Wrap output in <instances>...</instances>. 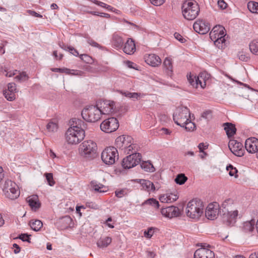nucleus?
<instances>
[{"label":"nucleus","mask_w":258,"mask_h":258,"mask_svg":"<svg viewBox=\"0 0 258 258\" xmlns=\"http://www.w3.org/2000/svg\"><path fill=\"white\" fill-rule=\"evenodd\" d=\"M27 201L32 211H37L41 207V203L39 201L38 197L36 195L29 197Z\"/></svg>","instance_id":"nucleus-22"},{"label":"nucleus","mask_w":258,"mask_h":258,"mask_svg":"<svg viewBox=\"0 0 258 258\" xmlns=\"http://www.w3.org/2000/svg\"><path fill=\"white\" fill-rule=\"evenodd\" d=\"M144 59L148 64L153 67H158L161 63V59L155 54H146Z\"/></svg>","instance_id":"nucleus-19"},{"label":"nucleus","mask_w":258,"mask_h":258,"mask_svg":"<svg viewBox=\"0 0 258 258\" xmlns=\"http://www.w3.org/2000/svg\"><path fill=\"white\" fill-rule=\"evenodd\" d=\"M166 195H167L168 197V202L169 203H172L178 199V196L177 195V194L173 193H167L166 194Z\"/></svg>","instance_id":"nucleus-48"},{"label":"nucleus","mask_w":258,"mask_h":258,"mask_svg":"<svg viewBox=\"0 0 258 258\" xmlns=\"http://www.w3.org/2000/svg\"><path fill=\"white\" fill-rule=\"evenodd\" d=\"M80 58L85 62L91 64L93 62V59L92 57L87 54H81L79 55Z\"/></svg>","instance_id":"nucleus-45"},{"label":"nucleus","mask_w":258,"mask_h":258,"mask_svg":"<svg viewBox=\"0 0 258 258\" xmlns=\"http://www.w3.org/2000/svg\"><path fill=\"white\" fill-rule=\"evenodd\" d=\"M13 248H15L14 252L15 254H17L20 252L21 250V247L19 246L18 244H17V243H14L13 245Z\"/></svg>","instance_id":"nucleus-63"},{"label":"nucleus","mask_w":258,"mask_h":258,"mask_svg":"<svg viewBox=\"0 0 258 258\" xmlns=\"http://www.w3.org/2000/svg\"><path fill=\"white\" fill-rule=\"evenodd\" d=\"M142 155L139 153L131 154L123 158L121 165L124 169H130L136 166L141 162Z\"/></svg>","instance_id":"nucleus-9"},{"label":"nucleus","mask_w":258,"mask_h":258,"mask_svg":"<svg viewBox=\"0 0 258 258\" xmlns=\"http://www.w3.org/2000/svg\"><path fill=\"white\" fill-rule=\"evenodd\" d=\"M58 128L57 124L53 122H49L46 125V128L49 132L56 131Z\"/></svg>","instance_id":"nucleus-47"},{"label":"nucleus","mask_w":258,"mask_h":258,"mask_svg":"<svg viewBox=\"0 0 258 258\" xmlns=\"http://www.w3.org/2000/svg\"><path fill=\"white\" fill-rule=\"evenodd\" d=\"M228 147L231 152L235 156L242 157L244 155V149L243 144L234 139L230 140Z\"/></svg>","instance_id":"nucleus-12"},{"label":"nucleus","mask_w":258,"mask_h":258,"mask_svg":"<svg viewBox=\"0 0 258 258\" xmlns=\"http://www.w3.org/2000/svg\"><path fill=\"white\" fill-rule=\"evenodd\" d=\"M87 41L88 44L93 47L98 48L99 49H101L102 48V46L90 37L87 38Z\"/></svg>","instance_id":"nucleus-49"},{"label":"nucleus","mask_w":258,"mask_h":258,"mask_svg":"<svg viewBox=\"0 0 258 258\" xmlns=\"http://www.w3.org/2000/svg\"><path fill=\"white\" fill-rule=\"evenodd\" d=\"M159 200L161 203H169L168 202V197L166 194L161 195L159 197Z\"/></svg>","instance_id":"nucleus-61"},{"label":"nucleus","mask_w":258,"mask_h":258,"mask_svg":"<svg viewBox=\"0 0 258 258\" xmlns=\"http://www.w3.org/2000/svg\"><path fill=\"white\" fill-rule=\"evenodd\" d=\"M245 148L249 153H254L258 150V139L250 137L245 142Z\"/></svg>","instance_id":"nucleus-17"},{"label":"nucleus","mask_w":258,"mask_h":258,"mask_svg":"<svg viewBox=\"0 0 258 258\" xmlns=\"http://www.w3.org/2000/svg\"><path fill=\"white\" fill-rule=\"evenodd\" d=\"M133 140V138L130 136L122 135L119 136L115 140V148L123 151L127 145L132 142Z\"/></svg>","instance_id":"nucleus-14"},{"label":"nucleus","mask_w":258,"mask_h":258,"mask_svg":"<svg viewBox=\"0 0 258 258\" xmlns=\"http://www.w3.org/2000/svg\"><path fill=\"white\" fill-rule=\"evenodd\" d=\"M187 180V177L183 173L178 174L175 177L174 181L177 184L182 185Z\"/></svg>","instance_id":"nucleus-38"},{"label":"nucleus","mask_w":258,"mask_h":258,"mask_svg":"<svg viewBox=\"0 0 258 258\" xmlns=\"http://www.w3.org/2000/svg\"><path fill=\"white\" fill-rule=\"evenodd\" d=\"M214 42V44L219 49H222L224 48L225 46V38H219L214 39L213 40Z\"/></svg>","instance_id":"nucleus-40"},{"label":"nucleus","mask_w":258,"mask_h":258,"mask_svg":"<svg viewBox=\"0 0 258 258\" xmlns=\"http://www.w3.org/2000/svg\"><path fill=\"white\" fill-rule=\"evenodd\" d=\"M161 213L165 217L172 218L179 216L180 211L178 207L171 206L167 207H162L161 209Z\"/></svg>","instance_id":"nucleus-15"},{"label":"nucleus","mask_w":258,"mask_h":258,"mask_svg":"<svg viewBox=\"0 0 258 258\" xmlns=\"http://www.w3.org/2000/svg\"><path fill=\"white\" fill-rule=\"evenodd\" d=\"M102 106H101L102 109H100L102 114H108L114 111L115 103L113 101L104 100L102 104Z\"/></svg>","instance_id":"nucleus-20"},{"label":"nucleus","mask_w":258,"mask_h":258,"mask_svg":"<svg viewBox=\"0 0 258 258\" xmlns=\"http://www.w3.org/2000/svg\"><path fill=\"white\" fill-rule=\"evenodd\" d=\"M17 187L16 183L11 180L6 181L4 190L6 192V196L11 200L17 199L19 196V192Z\"/></svg>","instance_id":"nucleus-11"},{"label":"nucleus","mask_w":258,"mask_h":258,"mask_svg":"<svg viewBox=\"0 0 258 258\" xmlns=\"http://www.w3.org/2000/svg\"><path fill=\"white\" fill-rule=\"evenodd\" d=\"M123 51L127 54H132L136 51V45L132 38H128L123 47Z\"/></svg>","instance_id":"nucleus-23"},{"label":"nucleus","mask_w":258,"mask_h":258,"mask_svg":"<svg viewBox=\"0 0 258 258\" xmlns=\"http://www.w3.org/2000/svg\"><path fill=\"white\" fill-rule=\"evenodd\" d=\"M200 152H203L204 150L208 148L207 145H205L204 143H201L198 145Z\"/></svg>","instance_id":"nucleus-62"},{"label":"nucleus","mask_w":258,"mask_h":258,"mask_svg":"<svg viewBox=\"0 0 258 258\" xmlns=\"http://www.w3.org/2000/svg\"><path fill=\"white\" fill-rule=\"evenodd\" d=\"M223 126L228 138H232L236 134L237 130L234 124L231 122H225L223 123Z\"/></svg>","instance_id":"nucleus-24"},{"label":"nucleus","mask_w":258,"mask_h":258,"mask_svg":"<svg viewBox=\"0 0 258 258\" xmlns=\"http://www.w3.org/2000/svg\"><path fill=\"white\" fill-rule=\"evenodd\" d=\"M223 223L227 226H233L236 222L238 211L237 210L232 211H219Z\"/></svg>","instance_id":"nucleus-8"},{"label":"nucleus","mask_w":258,"mask_h":258,"mask_svg":"<svg viewBox=\"0 0 258 258\" xmlns=\"http://www.w3.org/2000/svg\"><path fill=\"white\" fill-rule=\"evenodd\" d=\"M17 92L16 84L10 83L8 84V89L4 91L3 94L7 100L12 101L16 99L15 93Z\"/></svg>","instance_id":"nucleus-16"},{"label":"nucleus","mask_w":258,"mask_h":258,"mask_svg":"<svg viewBox=\"0 0 258 258\" xmlns=\"http://www.w3.org/2000/svg\"><path fill=\"white\" fill-rule=\"evenodd\" d=\"M16 78L19 80V81H25L27 80L29 77L25 72H22V73H20L19 75L17 76Z\"/></svg>","instance_id":"nucleus-52"},{"label":"nucleus","mask_w":258,"mask_h":258,"mask_svg":"<svg viewBox=\"0 0 258 258\" xmlns=\"http://www.w3.org/2000/svg\"><path fill=\"white\" fill-rule=\"evenodd\" d=\"M30 236L31 235H29L27 233H21L19 234L16 238L20 239L24 242L31 243V238H30Z\"/></svg>","instance_id":"nucleus-46"},{"label":"nucleus","mask_w":258,"mask_h":258,"mask_svg":"<svg viewBox=\"0 0 258 258\" xmlns=\"http://www.w3.org/2000/svg\"><path fill=\"white\" fill-rule=\"evenodd\" d=\"M141 167L142 169H144L145 171L153 172L155 170V169L152 164V163L149 161H143L141 163Z\"/></svg>","instance_id":"nucleus-33"},{"label":"nucleus","mask_w":258,"mask_h":258,"mask_svg":"<svg viewBox=\"0 0 258 258\" xmlns=\"http://www.w3.org/2000/svg\"><path fill=\"white\" fill-rule=\"evenodd\" d=\"M248 10L253 13L258 14V3L256 2H249L247 4Z\"/></svg>","instance_id":"nucleus-39"},{"label":"nucleus","mask_w":258,"mask_h":258,"mask_svg":"<svg viewBox=\"0 0 258 258\" xmlns=\"http://www.w3.org/2000/svg\"><path fill=\"white\" fill-rule=\"evenodd\" d=\"M122 38L118 34H114L112 37V44L117 49L122 48L123 46Z\"/></svg>","instance_id":"nucleus-28"},{"label":"nucleus","mask_w":258,"mask_h":258,"mask_svg":"<svg viewBox=\"0 0 258 258\" xmlns=\"http://www.w3.org/2000/svg\"><path fill=\"white\" fill-rule=\"evenodd\" d=\"M138 182L140 183L143 188L148 191H153L155 189V186L152 182L146 179H139Z\"/></svg>","instance_id":"nucleus-27"},{"label":"nucleus","mask_w":258,"mask_h":258,"mask_svg":"<svg viewBox=\"0 0 258 258\" xmlns=\"http://www.w3.org/2000/svg\"><path fill=\"white\" fill-rule=\"evenodd\" d=\"M174 122L181 127H184L185 124L190 118L189 109L185 106H181L176 109L173 115Z\"/></svg>","instance_id":"nucleus-6"},{"label":"nucleus","mask_w":258,"mask_h":258,"mask_svg":"<svg viewBox=\"0 0 258 258\" xmlns=\"http://www.w3.org/2000/svg\"><path fill=\"white\" fill-rule=\"evenodd\" d=\"M237 56L238 58L242 61L247 62L250 60L249 54L246 53L243 51L238 52Z\"/></svg>","instance_id":"nucleus-42"},{"label":"nucleus","mask_w":258,"mask_h":258,"mask_svg":"<svg viewBox=\"0 0 258 258\" xmlns=\"http://www.w3.org/2000/svg\"><path fill=\"white\" fill-rule=\"evenodd\" d=\"M204 209L203 201L198 198L194 199L187 203L186 214L190 218L198 220L203 214Z\"/></svg>","instance_id":"nucleus-2"},{"label":"nucleus","mask_w":258,"mask_h":258,"mask_svg":"<svg viewBox=\"0 0 258 258\" xmlns=\"http://www.w3.org/2000/svg\"><path fill=\"white\" fill-rule=\"evenodd\" d=\"M226 169L229 171V174L230 176H234L235 178L238 177L237 173L238 172L237 169L234 167L232 165L229 164L226 167Z\"/></svg>","instance_id":"nucleus-43"},{"label":"nucleus","mask_w":258,"mask_h":258,"mask_svg":"<svg viewBox=\"0 0 258 258\" xmlns=\"http://www.w3.org/2000/svg\"><path fill=\"white\" fill-rule=\"evenodd\" d=\"M234 204V201L232 199L228 198L225 200L222 203L220 210L221 212L224 211H231L232 210L233 206Z\"/></svg>","instance_id":"nucleus-26"},{"label":"nucleus","mask_w":258,"mask_h":258,"mask_svg":"<svg viewBox=\"0 0 258 258\" xmlns=\"http://www.w3.org/2000/svg\"><path fill=\"white\" fill-rule=\"evenodd\" d=\"M60 71L59 73H65L66 74L68 75H82V74L83 73V72L80 71H77L75 70H70L68 68H59Z\"/></svg>","instance_id":"nucleus-34"},{"label":"nucleus","mask_w":258,"mask_h":258,"mask_svg":"<svg viewBox=\"0 0 258 258\" xmlns=\"http://www.w3.org/2000/svg\"><path fill=\"white\" fill-rule=\"evenodd\" d=\"M68 51L74 56H78L79 55L78 50L72 46L69 45V48Z\"/></svg>","instance_id":"nucleus-58"},{"label":"nucleus","mask_w":258,"mask_h":258,"mask_svg":"<svg viewBox=\"0 0 258 258\" xmlns=\"http://www.w3.org/2000/svg\"><path fill=\"white\" fill-rule=\"evenodd\" d=\"M183 127L188 131H193L196 127V125L194 122H191L190 118L189 120L187 122V124H185Z\"/></svg>","instance_id":"nucleus-50"},{"label":"nucleus","mask_w":258,"mask_h":258,"mask_svg":"<svg viewBox=\"0 0 258 258\" xmlns=\"http://www.w3.org/2000/svg\"><path fill=\"white\" fill-rule=\"evenodd\" d=\"M115 196L118 198H121L123 196L126 195V192H125V189H121L119 190H116L115 191Z\"/></svg>","instance_id":"nucleus-54"},{"label":"nucleus","mask_w":258,"mask_h":258,"mask_svg":"<svg viewBox=\"0 0 258 258\" xmlns=\"http://www.w3.org/2000/svg\"><path fill=\"white\" fill-rule=\"evenodd\" d=\"M112 238L110 237L107 236L104 238L99 239L97 242L98 247L104 248L108 246L111 242Z\"/></svg>","instance_id":"nucleus-31"},{"label":"nucleus","mask_w":258,"mask_h":258,"mask_svg":"<svg viewBox=\"0 0 258 258\" xmlns=\"http://www.w3.org/2000/svg\"><path fill=\"white\" fill-rule=\"evenodd\" d=\"M223 30H224V27L218 25L215 26L212 31L210 33V37L212 40H214V39L222 38L220 37V33L222 32L223 33Z\"/></svg>","instance_id":"nucleus-25"},{"label":"nucleus","mask_w":258,"mask_h":258,"mask_svg":"<svg viewBox=\"0 0 258 258\" xmlns=\"http://www.w3.org/2000/svg\"><path fill=\"white\" fill-rule=\"evenodd\" d=\"M71 126L66 133V139L70 144H77L85 136V130L87 123L81 119L74 118L70 120Z\"/></svg>","instance_id":"nucleus-1"},{"label":"nucleus","mask_w":258,"mask_h":258,"mask_svg":"<svg viewBox=\"0 0 258 258\" xmlns=\"http://www.w3.org/2000/svg\"><path fill=\"white\" fill-rule=\"evenodd\" d=\"M249 47L252 53L258 55V39H254L251 41L249 43Z\"/></svg>","instance_id":"nucleus-36"},{"label":"nucleus","mask_w":258,"mask_h":258,"mask_svg":"<svg viewBox=\"0 0 258 258\" xmlns=\"http://www.w3.org/2000/svg\"><path fill=\"white\" fill-rule=\"evenodd\" d=\"M58 45L60 48H61L62 49L64 50H68V49L69 48V46L66 45L65 43H64L63 42H59Z\"/></svg>","instance_id":"nucleus-64"},{"label":"nucleus","mask_w":258,"mask_h":258,"mask_svg":"<svg viewBox=\"0 0 258 258\" xmlns=\"http://www.w3.org/2000/svg\"><path fill=\"white\" fill-rule=\"evenodd\" d=\"M163 66L166 69V73L169 76L173 74V67L171 59L166 57L163 62Z\"/></svg>","instance_id":"nucleus-29"},{"label":"nucleus","mask_w":258,"mask_h":258,"mask_svg":"<svg viewBox=\"0 0 258 258\" xmlns=\"http://www.w3.org/2000/svg\"><path fill=\"white\" fill-rule=\"evenodd\" d=\"M194 30L200 34H206L210 30V24L205 20H198L193 25Z\"/></svg>","instance_id":"nucleus-13"},{"label":"nucleus","mask_w":258,"mask_h":258,"mask_svg":"<svg viewBox=\"0 0 258 258\" xmlns=\"http://www.w3.org/2000/svg\"><path fill=\"white\" fill-rule=\"evenodd\" d=\"M27 13L28 14H29L30 15L35 17L42 18L43 17L42 15L36 13L34 10H28L27 11Z\"/></svg>","instance_id":"nucleus-56"},{"label":"nucleus","mask_w":258,"mask_h":258,"mask_svg":"<svg viewBox=\"0 0 258 258\" xmlns=\"http://www.w3.org/2000/svg\"><path fill=\"white\" fill-rule=\"evenodd\" d=\"M29 225L33 230L35 231H38L42 228L43 223L41 221L39 220H31L29 222Z\"/></svg>","instance_id":"nucleus-32"},{"label":"nucleus","mask_w":258,"mask_h":258,"mask_svg":"<svg viewBox=\"0 0 258 258\" xmlns=\"http://www.w3.org/2000/svg\"><path fill=\"white\" fill-rule=\"evenodd\" d=\"M255 220L252 219L250 221H246L243 223V231L245 232H251L254 229Z\"/></svg>","instance_id":"nucleus-30"},{"label":"nucleus","mask_w":258,"mask_h":258,"mask_svg":"<svg viewBox=\"0 0 258 258\" xmlns=\"http://www.w3.org/2000/svg\"><path fill=\"white\" fill-rule=\"evenodd\" d=\"M194 258H215V253L210 249L199 248L195 252Z\"/></svg>","instance_id":"nucleus-18"},{"label":"nucleus","mask_w":258,"mask_h":258,"mask_svg":"<svg viewBox=\"0 0 258 258\" xmlns=\"http://www.w3.org/2000/svg\"><path fill=\"white\" fill-rule=\"evenodd\" d=\"M219 211L213 204H209L205 211V216L208 219L213 220L216 219Z\"/></svg>","instance_id":"nucleus-21"},{"label":"nucleus","mask_w":258,"mask_h":258,"mask_svg":"<svg viewBox=\"0 0 258 258\" xmlns=\"http://www.w3.org/2000/svg\"><path fill=\"white\" fill-rule=\"evenodd\" d=\"M104 187V185L101 184H96L93 185L94 190L100 192H104V190L101 189Z\"/></svg>","instance_id":"nucleus-59"},{"label":"nucleus","mask_w":258,"mask_h":258,"mask_svg":"<svg viewBox=\"0 0 258 258\" xmlns=\"http://www.w3.org/2000/svg\"><path fill=\"white\" fill-rule=\"evenodd\" d=\"M101 111L97 105H89L82 111L83 118L87 121L94 122L101 118Z\"/></svg>","instance_id":"nucleus-5"},{"label":"nucleus","mask_w":258,"mask_h":258,"mask_svg":"<svg viewBox=\"0 0 258 258\" xmlns=\"http://www.w3.org/2000/svg\"><path fill=\"white\" fill-rule=\"evenodd\" d=\"M44 176L46 177L48 185L51 186H53L55 184V181L53 179V174L52 173H45Z\"/></svg>","instance_id":"nucleus-44"},{"label":"nucleus","mask_w":258,"mask_h":258,"mask_svg":"<svg viewBox=\"0 0 258 258\" xmlns=\"http://www.w3.org/2000/svg\"><path fill=\"white\" fill-rule=\"evenodd\" d=\"M119 127V122L115 117H110L104 120L100 124L101 130L106 133L115 131Z\"/></svg>","instance_id":"nucleus-10"},{"label":"nucleus","mask_w":258,"mask_h":258,"mask_svg":"<svg viewBox=\"0 0 258 258\" xmlns=\"http://www.w3.org/2000/svg\"><path fill=\"white\" fill-rule=\"evenodd\" d=\"M196 81H197V88L199 87V85H200L201 87L202 88H204L206 85L205 81H204L203 83L202 81L200 79V77L198 76L196 78Z\"/></svg>","instance_id":"nucleus-60"},{"label":"nucleus","mask_w":258,"mask_h":258,"mask_svg":"<svg viewBox=\"0 0 258 258\" xmlns=\"http://www.w3.org/2000/svg\"><path fill=\"white\" fill-rule=\"evenodd\" d=\"M218 7L221 10H224L227 8L228 5L224 0H218L217 3Z\"/></svg>","instance_id":"nucleus-53"},{"label":"nucleus","mask_w":258,"mask_h":258,"mask_svg":"<svg viewBox=\"0 0 258 258\" xmlns=\"http://www.w3.org/2000/svg\"><path fill=\"white\" fill-rule=\"evenodd\" d=\"M149 205L154 207L156 209H159L160 204L159 202L154 198H149L145 201L142 204V206Z\"/></svg>","instance_id":"nucleus-35"},{"label":"nucleus","mask_w":258,"mask_h":258,"mask_svg":"<svg viewBox=\"0 0 258 258\" xmlns=\"http://www.w3.org/2000/svg\"><path fill=\"white\" fill-rule=\"evenodd\" d=\"M174 37L178 40L181 43H184L186 41L185 38H184L180 34L175 32L174 34Z\"/></svg>","instance_id":"nucleus-57"},{"label":"nucleus","mask_w":258,"mask_h":258,"mask_svg":"<svg viewBox=\"0 0 258 258\" xmlns=\"http://www.w3.org/2000/svg\"><path fill=\"white\" fill-rule=\"evenodd\" d=\"M137 150V147L136 144H132V142L131 144H129L127 146L124 148L123 150V152L127 154H134L135 153H137L136 151Z\"/></svg>","instance_id":"nucleus-37"},{"label":"nucleus","mask_w":258,"mask_h":258,"mask_svg":"<svg viewBox=\"0 0 258 258\" xmlns=\"http://www.w3.org/2000/svg\"><path fill=\"white\" fill-rule=\"evenodd\" d=\"M118 158L117 149L114 147H109L105 149L101 154L102 161L106 164L112 165L115 162V159Z\"/></svg>","instance_id":"nucleus-7"},{"label":"nucleus","mask_w":258,"mask_h":258,"mask_svg":"<svg viewBox=\"0 0 258 258\" xmlns=\"http://www.w3.org/2000/svg\"><path fill=\"white\" fill-rule=\"evenodd\" d=\"M97 146L95 142L91 140L84 141L79 146V153L87 160H92L97 156Z\"/></svg>","instance_id":"nucleus-3"},{"label":"nucleus","mask_w":258,"mask_h":258,"mask_svg":"<svg viewBox=\"0 0 258 258\" xmlns=\"http://www.w3.org/2000/svg\"><path fill=\"white\" fill-rule=\"evenodd\" d=\"M151 3L156 6H160L163 5L165 0H150Z\"/></svg>","instance_id":"nucleus-55"},{"label":"nucleus","mask_w":258,"mask_h":258,"mask_svg":"<svg viewBox=\"0 0 258 258\" xmlns=\"http://www.w3.org/2000/svg\"><path fill=\"white\" fill-rule=\"evenodd\" d=\"M155 229V228L153 227L149 228L147 231H144V236L147 238H151L154 234V230Z\"/></svg>","instance_id":"nucleus-51"},{"label":"nucleus","mask_w":258,"mask_h":258,"mask_svg":"<svg viewBox=\"0 0 258 258\" xmlns=\"http://www.w3.org/2000/svg\"><path fill=\"white\" fill-rule=\"evenodd\" d=\"M196 78L197 77L194 75H192L191 73L187 75V79L189 83L193 87V88L197 89V82H196L197 81L196 80Z\"/></svg>","instance_id":"nucleus-41"},{"label":"nucleus","mask_w":258,"mask_h":258,"mask_svg":"<svg viewBox=\"0 0 258 258\" xmlns=\"http://www.w3.org/2000/svg\"><path fill=\"white\" fill-rule=\"evenodd\" d=\"M182 14L187 20H193L197 18L200 12V7L196 2L186 1L182 6Z\"/></svg>","instance_id":"nucleus-4"}]
</instances>
